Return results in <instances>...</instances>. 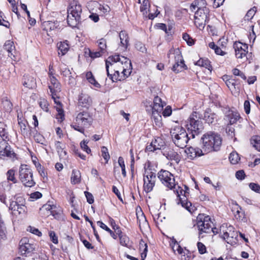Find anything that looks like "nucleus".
<instances>
[{
	"instance_id": "obj_13",
	"label": "nucleus",
	"mask_w": 260,
	"mask_h": 260,
	"mask_svg": "<svg viewBox=\"0 0 260 260\" xmlns=\"http://www.w3.org/2000/svg\"><path fill=\"white\" fill-rule=\"evenodd\" d=\"M34 249L33 245L29 243V240L27 238H22L19 242V250L21 255H27Z\"/></svg>"
},
{
	"instance_id": "obj_31",
	"label": "nucleus",
	"mask_w": 260,
	"mask_h": 260,
	"mask_svg": "<svg viewBox=\"0 0 260 260\" xmlns=\"http://www.w3.org/2000/svg\"><path fill=\"white\" fill-rule=\"evenodd\" d=\"M150 162L148 161L145 165L144 178L146 179H152L155 177V171L150 168Z\"/></svg>"
},
{
	"instance_id": "obj_1",
	"label": "nucleus",
	"mask_w": 260,
	"mask_h": 260,
	"mask_svg": "<svg viewBox=\"0 0 260 260\" xmlns=\"http://www.w3.org/2000/svg\"><path fill=\"white\" fill-rule=\"evenodd\" d=\"M106 68L108 76L113 82L125 79L132 70L131 60L117 54L108 57L106 60Z\"/></svg>"
},
{
	"instance_id": "obj_53",
	"label": "nucleus",
	"mask_w": 260,
	"mask_h": 260,
	"mask_svg": "<svg viewBox=\"0 0 260 260\" xmlns=\"http://www.w3.org/2000/svg\"><path fill=\"white\" fill-rule=\"evenodd\" d=\"M182 38L188 45L191 46L194 44L193 40L187 34L184 33Z\"/></svg>"
},
{
	"instance_id": "obj_28",
	"label": "nucleus",
	"mask_w": 260,
	"mask_h": 260,
	"mask_svg": "<svg viewBox=\"0 0 260 260\" xmlns=\"http://www.w3.org/2000/svg\"><path fill=\"white\" fill-rule=\"evenodd\" d=\"M25 200L21 196L15 197V201H12L10 204L9 209L15 211L16 210L17 205H23L25 204Z\"/></svg>"
},
{
	"instance_id": "obj_35",
	"label": "nucleus",
	"mask_w": 260,
	"mask_h": 260,
	"mask_svg": "<svg viewBox=\"0 0 260 260\" xmlns=\"http://www.w3.org/2000/svg\"><path fill=\"white\" fill-rule=\"evenodd\" d=\"M58 54L61 56L67 53L69 49V45L68 41L61 42L58 44Z\"/></svg>"
},
{
	"instance_id": "obj_2",
	"label": "nucleus",
	"mask_w": 260,
	"mask_h": 260,
	"mask_svg": "<svg viewBox=\"0 0 260 260\" xmlns=\"http://www.w3.org/2000/svg\"><path fill=\"white\" fill-rule=\"evenodd\" d=\"M221 144V137L214 132H208L203 135L201 138V147L205 154L218 151Z\"/></svg>"
},
{
	"instance_id": "obj_18",
	"label": "nucleus",
	"mask_w": 260,
	"mask_h": 260,
	"mask_svg": "<svg viewBox=\"0 0 260 260\" xmlns=\"http://www.w3.org/2000/svg\"><path fill=\"white\" fill-rule=\"evenodd\" d=\"M240 114L237 111L230 110L226 113L224 118L225 123L228 125L236 123L240 119Z\"/></svg>"
},
{
	"instance_id": "obj_64",
	"label": "nucleus",
	"mask_w": 260,
	"mask_h": 260,
	"mask_svg": "<svg viewBox=\"0 0 260 260\" xmlns=\"http://www.w3.org/2000/svg\"><path fill=\"white\" fill-rule=\"evenodd\" d=\"M84 194L86 198L87 202L90 204H92L94 202V198L92 194L88 191H85Z\"/></svg>"
},
{
	"instance_id": "obj_54",
	"label": "nucleus",
	"mask_w": 260,
	"mask_h": 260,
	"mask_svg": "<svg viewBox=\"0 0 260 260\" xmlns=\"http://www.w3.org/2000/svg\"><path fill=\"white\" fill-rule=\"evenodd\" d=\"M226 85L231 90L233 91L234 89L236 88V86L237 85L236 81L235 79L232 77L227 82Z\"/></svg>"
},
{
	"instance_id": "obj_44",
	"label": "nucleus",
	"mask_w": 260,
	"mask_h": 260,
	"mask_svg": "<svg viewBox=\"0 0 260 260\" xmlns=\"http://www.w3.org/2000/svg\"><path fill=\"white\" fill-rule=\"evenodd\" d=\"M143 248V252L141 253L142 259L144 260L146 257V252L147 251V245L145 242L141 240L140 242V249Z\"/></svg>"
},
{
	"instance_id": "obj_62",
	"label": "nucleus",
	"mask_w": 260,
	"mask_h": 260,
	"mask_svg": "<svg viewBox=\"0 0 260 260\" xmlns=\"http://www.w3.org/2000/svg\"><path fill=\"white\" fill-rule=\"evenodd\" d=\"M40 106L44 111L46 112L48 111V103L45 99L41 100L40 102Z\"/></svg>"
},
{
	"instance_id": "obj_17",
	"label": "nucleus",
	"mask_w": 260,
	"mask_h": 260,
	"mask_svg": "<svg viewBox=\"0 0 260 260\" xmlns=\"http://www.w3.org/2000/svg\"><path fill=\"white\" fill-rule=\"evenodd\" d=\"M3 139L0 144V155L12 157L14 156V153L11 150V147L5 140Z\"/></svg>"
},
{
	"instance_id": "obj_39",
	"label": "nucleus",
	"mask_w": 260,
	"mask_h": 260,
	"mask_svg": "<svg viewBox=\"0 0 260 260\" xmlns=\"http://www.w3.org/2000/svg\"><path fill=\"white\" fill-rule=\"evenodd\" d=\"M157 177L158 179H171L172 177L174 178V176L170 172L161 170L157 173Z\"/></svg>"
},
{
	"instance_id": "obj_30",
	"label": "nucleus",
	"mask_w": 260,
	"mask_h": 260,
	"mask_svg": "<svg viewBox=\"0 0 260 260\" xmlns=\"http://www.w3.org/2000/svg\"><path fill=\"white\" fill-rule=\"evenodd\" d=\"M18 124L20 128L21 134L25 137H28L29 134V127L27 125L26 121L25 120H21L20 119H18Z\"/></svg>"
},
{
	"instance_id": "obj_36",
	"label": "nucleus",
	"mask_w": 260,
	"mask_h": 260,
	"mask_svg": "<svg viewBox=\"0 0 260 260\" xmlns=\"http://www.w3.org/2000/svg\"><path fill=\"white\" fill-rule=\"evenodd\" d=\"M151 118L156 126L160 127L162 125L161 116L159 113L152 111Z\"/></svg>"
},
{
	"instance_id": "obj_51",
	"label": "nucleus",
	"mask_w": 260,
	"mask_h": 260,
	"mask_svg": "<svg viewBox=\"0 0 260 260\" xmlns=\"http://www.w3.org/2000/svg\"><path fill=\"white\" fill-rule=\"evenodd\" d=\"M0 137L2 139H7V133L6 132V125L2 122H0Z\"/></svg>"
},
{
	"instance_id": "obj_9",
	"label": "nucleus",
	"mask_w": 260,
	"mask_h": 260,
	"mask_svg": "<svg viewBox=\"0 0 260 260\" xmlns=\"http://www.w3.org/2000/svg\"><path fill=\"white\" fill-rule=\"evenodd\" d=\"M213 223L208 216H205L204 215H199L197 217V225L199 231V234L203 233H209L211 231L214 233H217L215 231L216 229L212 228Z\"/></svg>"
},
{
	"instance_id": "obj_26",
	"label": "nucleus",
	"mask_w": 260,
	"mask_h": 260,
	"mask_svg": "<svg viewBox=\"0 0 260 260\" xmlns=\"http://www.w3.org/2000/svg\"><path fill=\"white\" fill-rule=\"evenodd\" d=\"M150 107L152 111L160 113L162 110L164 105L162 103L161 100L158 96H155L154 99L153 104L151 103Z\"/></svg>"
},
{
	"instance_id": "obj_24",
	"label": "nucleus",
	"mask_w": 260,
	"mask_h": 260,
	"mask_svg": "<svg viewBox=\"0 0 260 260\" xmlns=\"http://www.w3.org/2000/svg\"><path fill=\"white\" fill-rule=\"evenodd\" d=\"M232 211L234 214V216L238 220H242L244 218V212L242 211V208L237 204H233L232 208Z\"/></svg>"
},
{
	"instance_id": "obj_3",
	"label": "nucleus",
	"mask_w": 260,
	"mask_h": 260,
	"mask_svg": "<svg viewBox=\"0 0 260 260\" xmlns=\"http://www.w3.org/2000/svg\"><path fill=\"white\" fill-rule=\"evenodd\" d=\"M162 183L170 189H173L177 197L179 198L180 202L183 207L190 213H193L196 210L194 206L188 201L187 197L189 195L188 188L185 186L186 190H183L181 187L176 184L175 180H161Z\"/></svg>"
},
{
	"instance_id": "obj_34",
	"label": "nucleus",
	"mask_w": 260,
	"mask_h": 260,
	"mask_svg": "<svg viewBox=\"0 0 260 260\" xmlns=\"http://www.w3.org/2000/svg\"><path fill=\"white\" fill-rule=\"evenodd\" d=\"M23 84L28 88H33L36 86V80L31 76H26L24 79Z\"/></svg>"
},
{
	"instance_id": "obj_16",
	"label": "nucleus",
	"mask_w": 260,
	"mask_h": 260,
	"mask_svg": "<svg viewBox=\"0 0 260 260\" xmlns=\"http://www.w3.org/2000/svg\"><path fill=\"white\" fill-rule=\"evenodd\" d=\"M165 145L164 140L161 137H157L153 140L151 144L146 147L148 151H154L161 149Z\"/></svg>"
},
{
	"instance_id": "obj_48",
	"label": "nucleus",
	"mask_w": 260,
	"mask_h": 260,
	"mask_svg": "<svg viewBox=\"0 0 260 260\" xmlns=\"http://www.w3.org/2000/svg\"><path fill=\"white\" fill-rule=\"evenodd\" d=\"M252 144L256 149L260 151V137L259 136H256L253 137Z\"/></svg>"
},
{
	"instance_id": "obj_37",
	"label": "nucleus",
	"mask_w": 260,
	"mask_h": 260,
	"mask_svg": "<svg viewBox=\"0 0 260 260\" xmlns=\"http://www.w3.org/2000/svg\"><path fill=\"white\" fill-rule=\"evenodd\" d=\"M185 65L183 58L182 60L175 62L172 67V70L176 73H178L185 69Z\"/></svg>"
},
{
	"instance_id": "obj_56",
	"label": "nucleus",
	"mask_w": 260,
	"mask_h": 260,
	"mask_svg": "<svg viewBox=\"0 0 260 260\" xmlns=\"http://www.w3.org/2000/svg\"><path fill=\"white\" fill-rule=\"evenodd\" d=\"M249 188L256 193H260V186L255 183H250L249 184Z\"/></svg>"
},
{
	"instance_id": "obj_23",
	"label": "nucleus",
	"mask_w": 260,
	"mask_h": 260,
	"mask_svg": "<svg viewBox=\"0 0 260 260\" xmlns=\"http://www.w3.org/2000/svg\"><path fill=\"white\" fill-rule=\"evenodd\" d=\"M206 2L205 0H195L191 4L190 6V10L192 12H193L197 9V10H200L201 9H208L206 7Z\"/></svg>"
},
{
	"instance_id": "obj_21",
	"label": "nucleus",
	"mask_w": 260,
	"mask_h": 260,
	"mask_svg": "<svg viewBox=\"0 0 260 260\" xmlns=\"http://www.w3.org/2000/svg\"><path fill=\"white\" fill-rule=\"evenodd\" d=\"M55 146L60 159L62 160L67 159L68 156L67 152L64 149L66 147L65 145L59 141H56L55 142Z\"/></svg>"
},
{
	"instance_id": "obj_49",
	"label": "nucleus",
	"mask_w": 260,
	"mask_h": 260,
	"mask_svg": "<svg viewBox=\"0 0 260 260\" xmlns=\"http://www.w3.org/2000/svg\"><path fill=\"white\" fill-rule=\"evenodd\" d=\"M15 211H17L19 215H25L27 212V208L24 205H17L16 210Z\"/></svg>"
},
{
	"instance_id": "obj_45",
	"label": "nucleus",
	"mask_w": 260,
	"mask_h": 260,
	"mask_svg": "<svg viewBox=\"0 0 260 260\" xmlns=\"http://www.w3.org/2000/svg\"><path fill=\"white\" fill-rule=\"evenodd\" d=\"M118 163L121 169L122 177L124 178L126 177V171L124 159L122 157H119L118 158Z\"/></svg>"
},
{
	"instance_id": "obj_38",
	"label": "nucleus",
	"mask_w": 260,
	"mask_h": 260,
	"mask_svg": "<svg viewBox=\"0 0 260 260\" xmlns=\"http://www.w3.org/2000/svg\"><path fill=\"white\" fill-rule=\"evenodd\" d=\"M144 189L146 192H150L155 184L154 180H143Z\"/></svg>"
},
{
	"instance_id": "obj_59",
	"label": "nucleus",
	"mask_w": 260,
	"mask_h": 260,
	"mask_svg": "<svg viewBox=\"0 0 260 260\" xmlns=\"http://www.w3.org/2000/svg\"><path fill=\"white\" fill-rule=\"evenodd\" d=\"M149 2L148 0H144L143 4L140 7L141 12H143L144 14L147 13V10L149 6Z\"/></svg>"
},
{
	"instance_id": "obj_60",
	"label": "nucleus",
	"mask_w": 260,
	"mask_h": 260,
	"mask_svg": "<svg viewBox=\"0 0 260 260\" xmlns=\"http://www.w3.org/2000/svg\"><path fill=\"white\" fill-rule=\"evenodd\" d=\"M197 247L199 252L200 254H204L206 252V247L204 244L201 242H198Z\"/></svg>"
},
{
	"instance_id": "obj_63",
	"label": "nucleus",
	"mask_w": 260,
	"mask_h": 260,
	"mask_svg": "<svg viewBox=\"0 0 260 260\" xmlns=\"http://www.w3.org/2000/svg\"><path fill=\"white\" fill-rule=\"evenodd\" d=\"M44 25L45 26V28L47 30H48V29H49L51 30H54L55 28H56L54 22L52 21L45 22L44 23Z\"/></svg>"
},
{
	"instance_id": "obj_29",
	"label": "nucleus",
	"mask_w": 260,
	"mask_h": 260,
	"mask_svg": "<svg viewBox=\"0 0 260 260\" xmlns=\"http://www.w3.org/2000/svg\"><path fill=\"white\" fill-rule=\"evenodd\" d=\"M119 37L120 40V46L124 47V49H126L129 42V37L127 33L122 30L119 32Z\"/></svg>"
},
{
	"instance_id": "obj_47",
	"label": "nucleus",
	"mask_w": 260,
	"mask_h": 260,
	"mask_svg": "<svg viewBox=\"0 0 260 260\" xmlns=\"http://www.w3.org/2000/svg\"><path fill=\"white\" fill-rule=\"evenodd\" d=\"M36 167L37 168L39 174L41 177L45 178L47 177V173L45 170L42 167L40 163L36 164Z\"/></svg>"
},
{
	"instance_id": "obj_12",
	"label": "nucleus",
	"mask_w": 260,
	"mask_h": 260,
	"mask_svg": "<svg viewBox=\"0 0 260 260\" xmlns=\"http://www.w3.org/2000/svg\"><path fill=\"white\" fill-rule=\"evenodd\" d=\"M235 55L237 58L242 59L246 57L248 53V46L240 42H236L234 44Z\"/></svg>"
},
{
	"instance_id": "obj_15",
	"label": "nucleus",
	"mask_w": 260,
	"mask_h": 260,
	"mask_svg": "<svg viewBox=\"0 0 260 260\" xmlns=\"http://www.w3.org/2000/svg\"><path fill=\"white\" fill-rule=\"evenodd\" d=\"M184 152L186 155L187 158L189 159H192L197 156H201L205 154L201 147L200 148L198 147L193 148L190 147L187 148L184 150Z\"/></svg>"
},
{
	"instance_id": "obj_41",
	"label": "nucleus",
	"mask_w": 260,
	"mask_h": 260,
	"mask_svg": "<svg viewBox=\"0 0 260 260\" xmlns=\"http://www.w3.org/2000/svg\"><path fill=\"white\" fill-rule=\"evenodd\" d=\"M240 159V158L236 152L233 151L230 153L229 156V160L232 164L234 165L237 164Z\"/></svg>"
},
{
	"instance_id": "obj_22",
	"label": "nucleus",
	"mask_w": 260,
	"mask_h": 260,
	"mask_svg": "<svg viewBox=\"0 0 260 260\" xmlns=\"http://www.w3.org/2000/svg\"><path fill=\"white\" fill-rule=\"evenodd\" d=\"M20 179H28L32 177V173L30 169L25 165H21L19 169Z\"/></svg>"
},
{
	"instance_id": "obj_55",
	"label": "nucleus",
	"mask_w": 260,
	"mask_h": 260,
	"mask_svg": "<svg viewBox=\"0 0 260 260\" xmlns=\"http://www.w3.org/2000/svg\"><path fill=\"white\" fill-rule=\"evenodd\" d=\"M42 194L39 191H36L30 194L29 200L30 201H34L36 200L41 198Z\"/></svg>"
},
{
	"instance_id": "obj_25",
	"label": "nucleus",
	"mask_w": 260,
	"mask_h": 260,
	"mask_svg": "<svg viewBox=\"0 0 260 260\" xmlns=\"http://www.w3.org/2000/svg\"><path fill=\"white\" fill-rule=\"evenodd\" d=\"M60 71L61 74L68 80L70 84H74L75 79L71 75V72L69 69L66 67V65L62 64L60 65Z\"/></svg>"
},
{
	"instance_id": "obj_7",
	"label": "nucleus",
	"mask_w": 260,
	"mask_h": 260,
	"mask_svg": "<svg viewBox=\"0 0 260 260\" xmlns=\"http://www.w3.org/2000/svg\"><path fill=\"white\" fill-rule=\"evenodd\" d=\"M92 122V118L89 112L83 111L79 113L76 118V121L71 125L75 130L84 133V127H89Z\"/></svg>"
},
{
	"instance_id": "obj_20",
	"label": "nucleus",
	"mask_w": 260,
	"mask_h": 260,
	"mask_svg": "<svg viewBox=\"0 0 260 260\" xmlns=\"http://www.w3.org/2000/svg\"><path fill=\"white\" fill-rule=\"evenodd\" d=\"M163 155L169 160L174 161L178 163L180 160V156L177 152L171 148H167L164 150Z\"/></svg>"
},
{
	"instance_id": "obj_4",
	"label": "nucleus",
	"mask_w": 260,
	"mask_h": 260,
	"mask_svg": "<svg viewBox=\"0 0 260 260\" xmlns=\"http://www.w3.org/2000/svg\"><path fill=\"white\" fill-rule=\"evenodd\" d=\"M50 76V83L49 84V88L56 106L55 108L57 111L56 118L59 121H62L64 119V113L62 108V105L59 100L57 93L60 91V85L57 80L52 75Z\"/></svg>"
},
{
	"instance_id": "obj_33",
	"label": "nucleus",
	"mask_w": 260,
	"mask_h": 260,
	"mask_svg": "<svg viewBox=\"0 0 260 260\" xmlns=\"http://www.w3.org/2000/svg\"><path fill=\"white\" fill-rule=\"evenodd\" d=\"M117 234L119 235L120 244L122 246L129 248L131 244L129 238L126 235H121V232L119 230L118 228H117Z\"/></svg>"
},
{
	"instance_id": "obj_10",
	"label": "nucleus",
	"mask_w": 260,
	"mask_h": 260,
	"mask_svg": "<svg viewBox=\"0 0 260 260\" xmlns=\"http://www.w3.org/2000/svg\"><path fill=\"white\" fill-rule=\"evenodd\" d=\"M61 214L62 211L60 208L56 205L51 204L50 202L40 209V214L44 217L52 215L55 218L59 219L61 218Z\"/></svg>"
},
{
	"instance_id": "obj_40",
	"label": "nucleus",
	"mask_w": 260,
	"mask_h": 260,
	"mask_svg": "<svg viewBox=\"0 0 260 260\" xmlns=\"http://www.w3.org/2000/svg\"><path fill=\"white\" fill-rule=\"evenodd\" d=\"M100 4L96 1H90L88 3V8L92 12L98 13Z\"/></svg>"
},
{
	"instance_id": "obj_57",
	"label": "nucleus",
	"mask_w": 260,
	"mask_h": 260,
	"mask_svg": "<svg viewBox=\"0 0 260 260\" xmlns=\"http://www.w3.org/2000/svg\"><path fill=\"white\" fill-rule=\"evenodd\" d=\"M88 142L83 140L80 143L81 148L85 151L86 153H89L91 152L90 149L87 146Z\"/></svg>"
},
{
	"instance_id": "obj_11",
	"label": "nucleus",
	"mask_w": 260,
	"mask_h": 260,
	"mask_svg": "<svg viewBox=\"0 0 260 260\" xmlns=\"http://www.w3.org/2000/svg\"><path fill=\"white\" fill-rule=\"evenodd\" d=\"M209 9L197 10L194 14V24L200 29L203 28L208 18Z\"/></svg>"
},
{
	"instance_id": "obj_27",
	"label": "nucleus",
	"mask_w": 260,
	"mask_h": 260,
	"mask_svg": "<svg viewBox=\"0 0 260 260\" xmlns=\"http://www.w3.org/2000/svg\"><path fill=\"white\" fill-rule=\"evenodd\" d=\"M91 103L90 96L85 93H81L79 98V104L84 107H88Z\"/></svg>"
},
{
	"instance_id": "obj_50",
	"label": "nucleus",
	"mask_w": 260,
	"mask_h": 260,
	"mask_svg": "<svg viewBox=\"0 0 260 260\" xmlns=\"http://www.w3.org/2000/svg\"><path fill=\"white\" fill-rule=\"evenodd\" d=\"M7 229L5 225H0V240L7 239Z\"/></svg>"
},
{
	"instance_id": "obj_8",
	"label": "nucleus",
	"mask_w": 260,
	"mask_h": 260,
	"mask_svg": "<svg viewBox=\"0 0 260 260\" xmlns=\"http://www.w3.org/2000/svg\"><path fill=\"white\" fill-rule=\"evenodd\" d=\"M185 126L191 132V136L194 138L203 128L199 114L196 112L192 113L185 121Z\"/></svg>"
},
{
	"instance_id": "obj_42",
	"label": "nucleus",
	"mask_w": 260,
	"mask_h": 260,
	"mask_svg": "<svg viewBox=\"0 0 260 260\" xmlns=\"http://www.w3.org/2000/svg\"><path fill=\"white\" fill-rule=\"evenodd\" d=\"M110 11V8L108 5H102L100 4V7L98 9V14L103 15L107 14Z\"/></svg>"
},
{
	"instance_id": "obj_14",
	"label": "nucleus",
	"mask_w": 260,
	"mask_h": 260,
	"mask_svg": "<svg viewBox=\"0 0 260 260\" xmlns=\"http://www.w3.org/2000/svg\"><path fill=\"white\" fill-rule=\"evenodd\" d=\"M4 48L7 51L8 56L12 60L16 61L18 59V53L15 50V47L12 41L10 40L7 41L5 43Z\"/></svg>"
},
{
	"instance_id": "obj_58",
	"label": "nucleus",
	"mask_w": 260,
	"mask_h": 260,
	"mask_svg": "<svg viewBox=\"0 0 260 260\" xmlns=\"http://www.w3.org/2000/svg\"><path fill=\"white\" fill-rule=\"evenodd\" d=\"M98 46L101 52H104L106 48V42L105 39H102L98 42Z\"/></svg>"
},
{
	"instance_id": "obj_43",
	"label": "nucleus",
	"mask_w": 260,
	"mask_h": 260,
	"mask_svg": "<svg viewBox=\"0 0 260 260\" xmlns=\"http://www.w3.org/2000/svg\"><path fill=\"white\" fill-rule=\"evenodd\" d=\"M256 12V8L255 7H254L252 8L249 10L245 16V17H244L245 20H251L254 16Z\"/></svg>"
},
{
	"instance_id": "obj_19",
	"label": "nucleus",
	"mask_w": 260,
	"mask_h": 260,
	"mask_svg": "<svg viewBox=\"0 0 260 260\" xmlns=\"http://www.w3.org/2000/svg\"><path fill=\"white\" fill-rule=\"evenodd\" d=\"M169 61L176 62L182 60V56L181 51L178 48H171L167 54Z\"/></svg>"
},
{
	"instance_id": "obj_5",
	"label": "nucleus",
	"mask_w": 260,
	"mask_h": 260,
	"mask_svg": "<svg viewBox=\"0 0 260 260\" xmlns=\"http://www.w3.org/2000/svg\"><path fill=\"white\" fill-rule=\"evenodd\" d=\"M170 133L172 141L176 146L181 148L186 147L190 138L183 127L175 126L171 128Z\"/></svg>"
},
{
	"instance_id": "obj_32",
	"label": "nucleus",
	"mask_w": 260,
	"mask_h": 260,
	"mask_svg": "<svg viewBox=\"0 0 260 260\" xmlns=\"http://www.w3.org/2000/svg\"><path fill=\"white\" fill-rule=\"evenodd\" d=\"M204 119L208 123H212L217 119L216 114L210 109H207L204 113Z\"/></svg>"
},
{
	"instance_id": "obj_46",
	"label": "nucleus",
	"mask_w": 260,
	"mask_h": 260,
	"mask_svg": "<svg viewBox=\"0 0 260 260\" xmlns=\"http://www.w3.org/2000/svg\"><path fill=\"white\" fill-rule=\"evenodd\" d=\"M102 156L105 160L106 163H107L110 159V155L108 152V150L105 146H103L101 148Z\"/></svg>"
},
{
	"instance_id": "obj_61",
	"label": "nucleus",
	"mask_w": 260,
	"mask_h": 260,
	"mask_svg": "<svg viewBox=\"0 0 260 260\" xmlns=\"http://www.w3.org/2000/svg\"><path fill=\"white\" fill-rule=\"evenodd\" d=\"M27 231L39 237L42 235V233L38 229H36L35 227L29 226L28 227Z\"/></svg>"
},
{
	"instance_id": "obj_52",
	"label": "nucleus",
	"mask_w": 260,
	"mask_h": 260,
	"mask_svg": "<svg viewBox=\"0 0 260 260\" xmlns=\"http://www.w3.org/2000/svg\"><path fill=\"white\" fill-rule=\"evenodd\" d=\"M196 65L205 67L206 68H208L209 66V61L207 59H204L201 58L199 60H198L196 63Z\"/></svg>"
},
{
	"instance_id": "obj_6",
	"label": "nucleus",
	"mask_w": 260,
	"mask_h": 260,
	"mask_svg": "<svg viewBox=\"0 0 260 260\" xmlns=\"http://www.w3.org/2000/svg\"><path fill=\"white\" fill-rule=\"evenodd\" d=\"M81 6L76 1L71 3L68 9L67 21L72 27L76 26L81 18Z\"/></svg>"
}]
</instances>
